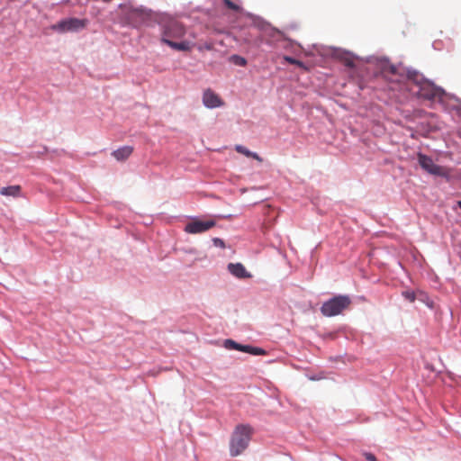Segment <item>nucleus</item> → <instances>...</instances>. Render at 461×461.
Instances as JSON below:
<instances>
[{
  "label": "nucleus",
  "mask_w": 461,
  "mask_h": 461,
  "mask_svg": "<svg viewBox=\"0 0 461 461\" xmlns=\"http://www.w3.org/2000/svg\"><path fill=\"white\" fill-rule=\"evenodd\" d=\"M223 347H224L226 349L230 350V338L225 339L223 340Z\"/></svg>",
  "instance_id": "nucleus-24"
},
{
  "label": "nucleus",
  "mask_w": 461,
  "mask_h": 461,
  "mask_svg": "<svg viewBox=\"0 0 461 461\" xmlns=\"http://www.w3.org/2000/svg\"><path fill=\"white\" fill-rule=\"evenodd\" d=\"M420 166L428 173L434 176H440L447 177L448 176L447 169L441 166L435 164L431 158L420 153L418 155Z\"/></svg>",
  "instance_id": "nucleus-6"
},
{
  "label": "nucleus",
  "mask_w": 461,
  "mask_h": 461,
  "mask_svg": "<svg viewBox=\"0 0 461 461\" xmlns=\"http://www.w3.org/2000/svg\"><path fill=\"white\" fill-rule=\"evenodd\" d=\"M202 102L207 109H215L224 105V101L211 88L203 92Z\"/></svg>",
  "instance_id": "nucleus-7"
},
{
  "label": "nucleus",
  "mask_w": 461,
  "mask_h": 461,
  "mask_svg": "<svg viewBox=\"0 0 461 461\" xmlns=\"http://www.w3.org/2000/svg\"><path fill=\"white\" fill-rule=\"evenodd\" d=\"M232 64H235L237 66L243 67L247 64V61L244 58L238 56V55H232Z\"/></svg>",
  "instance_id": "nucleus-16"
},
{
  "label": "nucleus",
  "mask_w": 461,
  "mask_h": 461,
  "mask_svg": "<svg viewBox=\"0 0 461 461\" xmlns=\"http://www.w3.org/2000/svg\"><path fill=\"white\" fill-rule=\"evenodd\" d=\"M252 429L249 425H238L232 433V456L240 455L249 446Z\"/></svg>",
  "instance_id": "nucleus-4"
},
{
  "label": "nucleus",
  "mask_w": 461,
  "mask_h": 461,
  "mask_svg": "<svg viewBox=\"0 0 461 461\" xmlns=\"http://www.w3.org/2000/svg\"><path fill=\"white\" fill-rule=\"evenodd\" d=\"M118 9L120 10L118 19L122 27L139 29L142 26L154 27L157 24L161 44L176 51H191L194 44L190 41H176L183 38L186 31L185 26L170 14L157 12L132 2L121 3L118 5Z\"/></svg>",
  "instance_id": "nucleus-1"
},
{
  "label": "nucleus",
  "mask_w": 461,
  "mask_h": 461,
  "mask_svg": "<svg viewBox=\"0 0 461 461\" xmlns=\"http://www.w3.org/2000/svg\"><path fill=\"white\" fill-rule=\"evenodd\" d=\"M402 296L408 300L409 302L412 303L415 301L416 299V295H415V293L413 291H410V290H407V291H403L402 292Z\"/></svg>",
  "instance_id": "nucleus-17"
},
{
  "label": "nucleus",
  "mask_w": 461,
  "mask_h": 461,
  "mask_svg": "<svg viewBox=\"0 0 461 461\" xmlns=\"http://www.w3.org/2000/svg\"><path fill=\"white\" fill-rule=\"evenodd\" d=\"M457 205H458V207L461 209V201H458V202H457Z\"/></svg>",
  "instance_id": "nucleus-27"
},
{
  "label": "nucleus",
  "mask_w": 461,
  "mask_h": 461,
  "mask_svg": "<svg viewBox=\"0 0 461 461\" xmlns=\"http://www.w3.org/2000/svg\"><path fill=\"white\" fill-rule=\"evenodd\" d=\"M364 456L366 461H376V457L372 453L366 452L364 453Z\"/></svg>",
  "instance_id": "nucleus-21"
},
{
  "label": "nucleus",
  "mask_w": 461,
  "mask_h": 461,
  "mask_svg": "<svg viewBox=\"0 0 461 461\" xmlns=\"http://www.w3.org/2000/svg\"><path fill=\"white\" fill-rule=\"evenodd\" d=\"M411 90L421 98L431 100L438 95V87L429 80H426L420 85L417 90L411 88Z\"/></svg>",
  "instance_id": "nucleus-8"
},
{
  "label": "nucleus",
  "mask_w": 461,
  "mask_h": 461,
  "mask_svg": "<svg viewBox=\"0 0 461 461\" xmlns=\"http://www.w3.org/2000/svg\"><path fill=\"white\" fill-rule=\"evenodd\" d=\"M51 152L57 156H60L62 154H65L66 153V150L63 149H54L51 150Z\"/></svg>",
  "instance_id": "nucleus-23"
},
{
  "label": "nucleus",
  "mask_w": 461,
  "mask_h": 461,
  "mask_svg": "<svg viewBox=\"0 0 461 461\" xmlns=\"http://www.w3.org/2000/svg\"><path fill=\"white\" fill-rule=\"evenodd\" d=\"M185 217L189 220L184 227V231L188 234L204 233L217 224L214 216L186 215Z\"/></svg>",
  "instance_id": "nucleus-2"
},
{
  "label": "nucleus",
  "mask_w": 461,
  "mask_h": 461,
  "mask_svg": "<svg viewBox=\"0 0 461 461\" xmlns=\"http://www.w3.org/2000/svg\"><path fill=\"white\" fill-rule=\"evenodd\" d=\"M50 151V149L47 146H42L41 149L39 150L37 153H38L39 156H41V155L47 154Z\"/></svg>",
  "instance_id": "nucleus-22"
},
{
  "label": "nucleus",
  "mask_w": 461,
  "mask_h": 461,
  "mask_svg": "<svg viewBox=\"0 0 461 461\" xmlns=\"http://www.w3.org/2000/svg\"><path fill=\"white\" fill-rule=\"evenodd\" d=\"M232 349L249 353L252 355H265L266 351L261 348H256L249 345H241L232 340Z\"/></svg>",
  "instance_id": "nucleus-11"
},
{
  "label": "nucleus",
  "mask_w": 461,
  "mask_h": 461,
  "mask_svg": "<svg viewBox=\"0 0 461 461\" xmlns=\"http://www.w3.org/2000/svg\"><path fill=\"white\" fill-rule=\"evenodd\" d=\"M226 268L230 273V268H231L230 262L227 264Z\"/></svg>",
  "instance_id": "nucleus-26"
},
{
  "label": "nucleus",
  "mask_w": 461,
  "mask_h": 461,
  "mask_svg": "<svg viewBox=\"0 0 461 461\" xmlns=\"http://www.w3.org/2000/svg\"><path fill=\"white\" fill-rule=\"evenodd\" d=\"M407 79L411 84L415 86L417 88L427 80L422 74L415 70L408 71Z\"/></svg>",
  "instance_id": "nucleus-13"
},
{
  "label": "nucleus",
  "mask_w": 461,
  "mask_h": 461,
  "mask_svg": "<svg viewBox=\"0 0 461 461\" xmlns=\"http://www.w3.org/2000/svg\"><path fill=\"white\" fill-rule=\"evenodd\" d=\"M133 147L131 145H124L112 151L111 155L118 161L124 162L133 153Z\"/></svg>",
  "instance_id": "nucleus-10"
},
{
  "label": "nucleus",
  "mask_w": 461,
  "mask_h": 461,
  "mask_svg": "<svg viewBox=\"0 0 461 461\" xmlns=\"http://www.w3.org/2000/svg\"><path fill=\"white\" fill-rule=\"evenodd\" d=\"M179 250L186 253V254H193V255H195L197 254V249H194V248H181V249H178Z\"/></svg>",
  "instance_id": "nucleus-20"
},
{
  "label": "nucleus",
  "mask_w": 461,
  "mask_h": 461,
  "mask_svg": "<svg viewBox=\"0 0 461 461\" xmlns=\"http://www.w3.org/2000/svg\"><path fill=\"white\" fill-rule=\"evenodd\" d=\"M223 5L227 9H230V0H223Z\"/></svg>",
  "instance_id": "nucleus-25"
},
{
  "label": "nucleus",
  "mask_w": 461,
  "mask_h": 461,
  "mask_svg": "<svg viewBox=\"0 0 461 461\" xmlns=\"http://www.w3.org/2000/svg\"><path fill=\"white\" fill-rule=\"evenodd\" d=\"M89 23L86 18L65 17L50 25V30L59 34L67 32H79L84 30Z\"/></svg>",
  "instance_id": "nucleus-3"
},
{
  "label": "nucleus",
  "mask_w": 461,
  "mask_h": 461,
  "mask_svg": "<svg viewBox=\"0 0 461 461\" xmlns=\"http://www.w3.org/2000/svg\"><path fill=\"white\" fill-rule=\"evenodd\" d=\"M0 194L5 196L18 197L21 194V186L18 185L4 186L0 190Z\"/></svg>",
  "instance_id": "nucleus-14"
},
{
  "label": "nucleus",
  "mask_w": 461,
  "mask_h": 461,
  "mask_svg": "<svg viewBox=\"0 0 461 461\" xmlns=\"http://www.w3.org/2000/svg\"><path fill=\"white\" fill-rule=\"evenodd\" d=\"M212 242L213 246H215V247H218L221 249L226 248L225 241L221 238H218V237L212 238Z\"/></svg>",
  "instance_id": "nucleus-18"
},
{
  "label": "nucleus",
  "mask_w": 461,
  "mask_h": 461,
  "mask_svg": "<svg viewBox=\"0 0 461 461\" xmlns=\"http://www.w3.org/2000/svg\"><path fill=\"white\" fill-rule=\"evenodd\" d=\"M284 59L286 62H288L290 64L297 65L298 67H303V66L302 61H300L298 59H295L294 58L289 57V56H285Z\"/></svg>",
  "instance_id": "nucleus-19"
},
{
  "label": "nucleus",
  "mask_w": 461,
  "mask_h": 461,
  "mask_svg": "<svg viewBox=\"0 0 461 461\" xmlns=\"http://www.w3.org/2000/svg\"><path fill=\"white\" fill-rule=\"evenodd\" d=\"M351 304V299L348 295H337L323 303L321 307V312L327 317H332L342 313Z\"/></svg>",
  "instance_id": "nucleus-5"
},
{
  "label": "nucleus",
  "mask_w": 461,
  "mask_h": 461,
  "mask_svg": "<svg viewBox=\"0 0 461 461\" xmlns=\"http://www.w3.org/2000/svg\"><path fill=\"white\" fill-rule=\"evenodd\" d=\"M235 149L237 150V152L243 154L248 158H252L258 160V162L263 161V158L261 157H259L258 154L249 150L247 148H245L241 145H236Z\"/></svg>",
  "instance_id": "nucleus-15"
},
{
  "label": "nucleus",
  "mask_w": 461,
  "mask_h": 461,
  "mask_svg": "<svg viewBox=\"0 0 461 461\" xmlns=\"http://www.w3.org/2000/svg\"><path fill=\"white\" fill-rule=\"evenodd\" d=\"M232 276L240 279H249L252 277V275L240 264H232Z\"/></svg>",
  "instance_id": "nucleus-12"
},
{
  "label": "nucleus",
  "mask_w": 461,
  "mask_h": 461,
  "mask_svg": "<svg viewBox=\"0 0 461 461\" xmlns=\"http://www.w3.org/2000/svg\"><path fill=\"white\" fill-rule=\"evenodd\" d=\"M224 217L227 218V219H230V214H228V215H226Z\"/></svg>",
  "instance_id": "nucleus-28"
},
{
  "label": "nucleus",
  "mask_w": 461,
  "mask_h": 461,
  "mask_svg": "<svg viewBox=\"0 0 461 461\" xmlns=\"http://www.w3.org/2000/svg\"><path fill=\"white\" fill-rule=\"evenodd\" d=\"M232 23H237V26H246L253 22L252 16L244 13L238 5L232 2Z\"/></svg>",
  "instance_id": "nucleus-9"
}]
</instances>
